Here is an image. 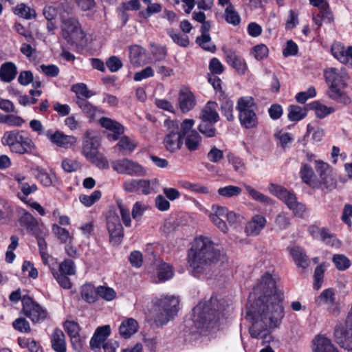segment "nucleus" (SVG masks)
<instances>
[{
  "instance_id": "f257e3e1",
  "label": "nucleus",
  "mask_w": 352,
  "mask_h": 352,
  "mask_svg": "<svg viewBox=\"0 0 352 352\" xmlns=\"http://www.w3.org/2000/svg\"><path fill=\"white\" fill-rule=\"evenodd\" d=\"M283 292L269 273H265L260 283L250 294L247 319L251 322L250 336L261 339L262 344L272 340V330L278 328L285 316Z\"/></svg>"
},
{
  "instance_id": "f03ea898",
  "label": "nucleus",
  "mask_w": 352,
  "mask_h": 352,
  "mask_svg": "<svg viewBox=\"0 0 352 352\" xmlns=\"http://www.w3.org/2000/svg\"><path fill=\"white\" fill-rule=\"evenodd\" d=\"M188 262L195 273L201 274L214 265L227 263L228 257L209 238L199 236L195 239L188 250Z\"/></svg>"
},
{
  "instance_id": "7ed1b4c3",
  "label": "nucleus",
  "mask_w": 352,
  "mask_h": 352,
  "mask_svg": "<svg viewBox=\"0 0 352 352\" xmlns=\"http://www.w3.org/2000/svg\"><path fill=\"white\" fill-rule=\"evenodd\" d=\"M217 299L211 298L208 301L200 302L193 309V322L199 333L207 335L219 329V314L215 307Z\"/></svg>"
},
{
  "instance_id": "20e7f679",
  "label": "nucleus",
  "mask_w": 352,
  "mask_h": 352,
  "mask_svg": "<svg viewBox=\"0 0 352 352\" xmlns=\"http://www.w3.org/2000/svg\"><path fill=\"white\" fill-rule=\"evenodd\" d=\"M326 82L329 85L328 96L337 102L348 104L351 102L350 98L344 91L347 86L349 76L344 67H329L324 72Z\"/></svg>"
},
{
  "instance_id": "39448f33",
  "label": "nucleus",
  "mask_w": 352,
  "mask_h": 352,
  "mask_svg": "<svg viewBox=\"0 0 352 352\" xmlns=\"http://www.w3.org/2000/svg\"><path fill=\"white\" fill-rule=\"evenodd\" d=\"M1 143L8 146L12 152L20 155L30 153L35 147L32 139L23 131L16 129L6 131Z\"/></svg>"
},
{
  "instance_id": "423d86ee",
  "label": "nucleus",
  "mask_w": 352,
  "mask_h": 352,
  "mask_svg": "<svg viewBox=\"0 0 352 352\" xmlns=\"http://www.w3.org/2000/svg\"><path fill=\"white\" fill-rule=\"evenodd\" d=\"M87 131L82 141L81 153L91 163L100 169L109 168V162L104 155L99 152L100 143L96 137L91 136Z\"/></svg>"
},
{
  "instance_id": "0eeeda50",
  "label": "nucleus",
  "mask_w": 352,
  "mask_h": 352,
  "mask_svg": "<svg viewBox=\"0 0 352 352\" xmlns=\"http://www.w3.org/2000/svg\"><path fill=\"white\" fill-rule=\"evenodd\" d=\"M165 135L163 139L164 148L170 152L175 153L179 150L184 144L181 123L177 120L166 119L164 121Z\"/></svg>"
},
{
  "instance_id": "6e6552de",
  "label": "nucleus",
  "mask_w": 352,
  "mask_h": 352,
  "mask_svg": "<svg viewBox=\"0 0 352 352\" xmlns=\"http://www.w3.org/2000/svg\"><path fill=\"white\" fill-rule=\"evenodd\" d=\"M239 119L241 126L247 129L256 127L258 118L256 114V106L251 96L241 97L237 102Z\"/></svg>"
},
{
  "instance_id": "1a4fd4ad",
  "label": "nucleus",
  "mask_w": 352,
  "mask_h": 352,
  "mask_svg": "<svg viewBox=\"0 0 352 352\" xmlns=\"http://www.w3.org/2000/svg\"><path fill=\"white\" fill-rule=\"evenodd\" d=\"M61 34L63 38L71 45L82 44L85 38L78 20L74 16H63L61 18Z\"/></svg>"
},
{
  "instance_id": "9d476101",
  "label": "nucleus",
  "mask_w": 352,
  "mask_h": 352,
  "mask_svg": "<svg viewBox=\"0 0 352 352\" xmlns=\"http://www.w3.org/2000/svg\"><path fill=\"white\" fill-rule=\"evenodd\" d=\"M23 304L22 311L25 316L29 318L33 322H42L47 316V310L36 302L28 296H23L21 298Z\"/></svg>"
},
{
  "instance_id": "9b49d317",
  "label": "nucleus",
  "mask_w": 352,
  "mask_h": 352,
  "mask_svg": "<svg viewBox=\"0 0 352 352\" xmlns=\"http://www.w3.org/2000/svg\"><path fill=\"white\" fill-rule=\"evenodd\" d=\"M195 120L193 119H185L181 123L183 140H185L186 148L190 151H194L199 148L201 142V138L198 132L193 129Z\"/></svg>"
},
{
  "instance_id": "f8f14e48",
  "label": "nucleus",
  "mask_w": 352,
  "mask_h": 352,
  "mask_svg": "<svg viewBox=\"0 0 352 352\" xmlns=\"http://www.w3.org/2000/svg\"><path fill=\"white\" fill-rule=\"evenodd\" d=\"M107 227L109 234V241L113 245H118L124 236L123 228L120 217L113 211H109L107 217Z\"/></svg>"
},
{
  "instance_id": "ddd939ff",
  "label": "nucleus",
  "mask_w": 352,
  "mask_h": 352,
  "mask_svg": "<svg viewBox=\"0 0 352 352\" xmlns=\"http://www.w3.org/2000/svg\"><path fill=\"white\" fill-rule=\"evenodd\" d=\"M112 168L120 174H126L133 176H144L146 170L140 164L126 158L120 159L112 162Z\"/></svg>"
},
{
  "instance_id": "4468645a",
  "label": "nucleus",
  "mask_w": 352,
  "mask_h": 352,
  "mask_svg": "<svg viewBox=\"0 0 352 352\" xmlns=\"http://www.w3.org/2000/svg\"><path fill=\"white\" fill-rule=\"evenodd\" d=\"M334 337L337 343L343 349L352 350V322L338 324L334 330Z\"/></svg>"
},
{
  "instance_id": "2eb2a0df",
  "label": "nucleus",
  "mask_w": 352,
  "mask_h": 352,
  "mask_svg": "<svg viewBox=\"0 0 352 352\" xmlns=\"http://www.w3.org/2000/svg\"><path fill=\"white\" fill-rule=\"evenodd\" d=\"M45 136L52 144L64 148H68L76 143V138L74 136L66 135L60 131L53 132L48 130L45 133Z\"/></svg>"
},
{
  "instance_id": "dca6fc26",
  "label": "nucleus",
  "mask_w": 352,
  "mask_h": 352,
  "mask_svg": "<svg viewBox=\"0 0 352 352\" xmlns=\"http://www.w3.org/2000/svg\"><path fill=\"white\" fill-rule=\"evenodd\" d=\"M227 63L234 68L239 75H244L248 70V65L244 58L237 55L231 49H223Z\"/></svg>"
},
{
  "instance_id": "f3484780",
  "label": "nucleus",
  "mask_w": 352,
  "mask_h": 352,
  "mask_svg": "<svg viewBox=\"0 0 352 352\" xmlns=\"http://www.w3.org/2000/svg\"><path fill=\"white\" fill-rule=\"evenodd\" d=\"M21 226L25 227L34 236L44 234V226L40 225L37 220L29 212H25L19 219Z\"/></svg>"
},
{
  "instance_id": "a211bd4d",
  "label": "nucleus",
  "mask_w": 352,
  "mask_h": 352,
  "mask_svg": "<svg viewBox=\"0 0 352 352\" xmlns=\"http://www.w3.org/2000/svg\"><path fill=\"white\" fill-rule=\"evenodd\" d=\"M99 122L102 127L109 131L107 138L110 140H118L124 132V127L120 123L109 118L102 117L100 118Z\"/></svg>"
},
{
  "instance_id": "6ab92c4d",
  "label": "nucleus",
  "mask_w": 352,
  "mask_h": 352,
  "mask_svg": "<svg viewBox=\"0 0 352 352\" xmlns=\"http://www.w3.org/2000/svg\"><path fill=\"white\" fill-rule=\"evenodd\" d=\"M177 104L181 111L186 113L196 105L195 96L188 88L181 89L178 95Z\"/></svg>"
},
{
  "instance_id": "aec40b11",
  "label": "nucleus",
  "mask_w": 352,
  "mask_h": 352,
  "mask_svg": "<svg viewBox=\"0 0 352 352\" xmlns=\"http://www.w3.org/2000/svg\"><path fill=\"white\" fill-rule=\"evenodd\" d=\"M63 328L70 337L72 344L76 350L82 349V340L80 336V327L78 322L74 320H66Z\"/></svg>"
},
{
  "instance_id": "412c9836",
  "label": "nucleus",
  "mask_w": 352,
  "mask_h": 352,
  "mask_svg": "<svg viewBox=\"0 0 352 352\" xmlns=\"http://www.w3.org/2000/svg\"><path fill=\"white\" fill-rule=\"evenodd\" d=\"M269 190L283 201L287 208H291L292 204L298 201L296 195L286 188L276 184H271Z\"/></svg>"
},
{
  "instance_id": "4be33fe9",
  "label": "nucleus",
  "mask_w": 352,
  "mask_h": 352,
  "mask_svg": "<svg viewBox=\"0 0 352 352\" xmlns=\"http://www.w3.org/2000/svg\"><path fill=\"white\" fill-rule=\"evenodd\" d=\"M201 36L196 38V42L204 50L214 52L216 50L215 45L211 42V38L209 35V30L210 28V23L206 21L201 23Z\"/></svg>"
},
{
  "instance_id": "5701e85b",
  "label": "nucleus",
  "mask_w": 352,
  "mask_h": 352,
  "mask_svg": "<svg viewBox=\"0 0 352 352\" xmlns=\"http://www.w3.org/2000/svg\"><path fill=\"white\" fill-rule=\"evenodd\" d=\"M212 212L210 214V219L222 232H226L228 228L223 219L226 217L227 208L215 205L212 206Z\"/></svg>"
},
{
  "instance_id": "b1692460",
  "label": "nucleus",
  "mask_w": 352,
  "mask_h": 352,
  "mask_svg": "<svg viewBox=\"0 0 352 352\" xmlns=\"http://www.w3.org/2000/svg\"><path fill=\"white\" fill-rule=\"evenodd\" d=\"M118 142L114 146L113 149L120 155H125L131 154L137 147V142L128 136L120 137Z\"/></svg>"
},
{
  "instance_id": "393cba45",
  "label": "nucleus",
  "mask_w": 352,
  "mask_h": 352,
  "mask_svg": "<svg viewBox=\"0 0 352 352\" xmlns=\"http://www.w3.org/2000/svg\"><path fill=\"white\" fill-rule=\"evenodd\" d=\"M129 58L131 63L136 67L145 64L146 50L139 45H133L129 47Z\"/></svg>"
},
{
  "instance_id": "a878e982",
  "label": "nucleus",
  "mask_w": 352,
  "mask_h": 352,
  "mask_svg": "<svg viewBox=\"0 0 352 352\" xmlns=\"http://www.w3.org/2000/svg\"><path fill=\"white\" fill-rule=\"evenodd\" d=\"M265 223L266 219L263 216L260 214L254 215L246 224L245 232L248 235H258L264 228Z\"/></svg>"
},
{
  "instance_id": "bb28decb",
  "label": "nucleus",
  "mask_w": 352,
  "mask_h": 352,
  "mask_svg": "<svg viewBox=\"0 0 352 352\" xmlns=\"http://www.w3.org/2000/svg\"><path fill=\"white\" fill-rule=\"evenodd\" d=\"M179 298L174 296H164L158 299L155 302V307H160V310L169 311L174 309V314L177 313L179 307Z\"/></svg>"
},
{
  "instance_id": "cd10ccee",
  "label": "nucleus",
  "mask_w": 352,
  "mask_h": 352,
  "mask_svg": "<svg viewBox=\"0 0 352 352\" xmlns=\"http://www.w3.org/2000/svg\"><path fill=\"white\" fill-rule=\"evenodd\" d=\"M217 104L214 102H208L203 107L200 113V119L201 120H208L212 122H218L219 116L217 111Z\"/></svg>"
},
{
  "instance_id": "c85d7f7f",
  "label": "nucleus",
  "mask_w": 352,
  "mask_h": 352,
  "mask_svg": "<svg viewBox=\"0 0 352 352\" xmlns=\"http://www.w3.org/2000/svg\"><path fill=\"white\" fill-rule=\"evenodd\" d=\"M52 347L56 352L66 351L65 336L60 329H55L51 336Z\"/></svg>"
},
{
  "instance_id": "c756f323",
  "label": "nucleus",
  "mask_w": 352,
  "mask_h": 352,
  "mask_svg": "<svg viewBox=\"0 0 352 352\" xmlns=\"http://www.w3.org/2000/svg\"><path fill=\"white\" fill-rule=\"evenodd\" d=\"M138 329V322L135 319L130 318L122 321L119 327V332L120 336L123 338H129L135 333Z\"/></svg>"
},
{
  "instance_id": "7c9ffc66",
  "label": "nucleus",
  "mask_w": 352,
  "mask_h": 352,
  "mask_svg": "<svg viewBox=\"0 0 352 352\" xmlns=\"http://www.w3.org/2000/svg\"><path fill=\"white\" fill-rule=\"evenodd\" d=\"M17 74L16 65L12 62H7L0 67V79L4 82H10Z\"/></svg>"
},
{
  "instance_id": "2f4dec72",
  "label": "nucleus",
  "mask_w": 352,
  "mask_h": 352,
  "mask_svg": "<svg viewBox=\"0 0 352 352\" xmlns=\"http://www.w3.org/2000/svg\"><path fill=\"white\" fill-rule=\"evenodd\" d=\"M76 103L90 120H94L98 114L102 113L100 109L84 98L76 100Z\"/></svg>"
},
{
  "instance_id": "473e14b6",
  "label": "nucleus",
  "mask_w": 352,
  "mask_h": 352,
  "mask_svg": "<svg viewBox=\"0 0 352 352\" xmlns=\"http://www.w3.org/2000/svg\"><path fill=\"white\" fill-rule=\"evenodd\" d=\"M314 352H338L331 340L323 336H317L314 340Z\"/></svg>"
},
{
  "instance_id": "72a5a7b5",
  "label": "nucleus",
  "mask_w": 352,
  "mask_h": 352,
  "mask_svg": "<svg viewBox=\"0 0 352 352\" xmlns=\"http://www.w3.org/2000/svg\"><path fill=\"white\" fill-rule=\"evenodd\" d=\"M290 254L298 266L303 269L308 267V256L306 255L303 249L300 247H294L291 249Z\"/></svg>"
},
{
  "instance_id": "f704fd0d",
  "label": "nucleus",
  "mask_w": 352,
  "mask_h": 352,
  "mask_svg": "<svg viewBox=\"0 0 352 352\" xmlns=\"http://www.w3.org/2000/svg\"><path fill=\"white\" fill-rule=\"evenodd\" d=\"M160 186V182L157 179L152 180L139 179L138 192L143 195H148L153 191H155Z\"/></svg>"
},
{
  "instance_id": "c9c22d12",
  "label": "nucleus",
  "mask_w": 352,
  "mask_h": 352,
  "mask_svg": "<svg viewBox=\"0 0 352 352\" xmlns=\"http://www.w3.org/2000/svg\"><path fill=\"white\" fill-rule=\"evenodd\" d=\"M244 188L252 199L265 205L272 204V200L269 197L265 196L252 186L245 184Z\"/></svg>"
},
{
  "instance_id": "e433bc0d",
  "label": "nucleus",
  "mask_w": 352,
  "mask_h": 352,
  "mask_svg": "<svg viewBox=\"0 0 352 352\" xmlns=\"http://www.w3.org/2000/svg\"><path fill=\"white\" fill-rule=\"evenodd\" d=\"M36 178L45 186L54 185L56 182V177L53 172L47 173L43 168H37Z\"/></svg>"
},
{
  "instance_id": "4c0bfd02",
  "label": "nucleus",
  "mask_w": 352,
  "mask_h": 352,
  "mask_svg": "<svg viewBox=\"0 0 352 352\" xmlns=\"http://www.w3.org/2000/svg\"><path fill=\"white\" fill-rule=\"evenodd\" d=\"M174 309L169 310V311L160 310V307H155V316L154 318L155 322L157 325L162 326L166 324L170 319H172L176 314H174Z\"/></svg>"
},
{
  "instance_id": "58836bf2",
  "label": "nucleus",
  "mask_w": 352,
  "mask_h": 352,
  "mask_svg": "<svg viewBox=\"0 0 352 352\" xmlns=\"http://www.w3.org/2000/svg\"><path fill=\"white\" fill-rule=\"evenodd\" d=\"M81 296L87 302H94L98 298L97 288L91 284H85L82 287Z\"/></svg>"
},
{
  "instance_id": "ea45409f",
  "label": "nucleus",
  "mask_w": 352,
  "mask_h": 352,
  "mask_svg": "<svg viewBox=\"0 0 352 352\" xmlns=\"http://www.w3.org/2000/svg\"><path fill=\"white\" fill-rule=\"evenodd\" d=\"M217 122H212L208 120H201L198 126V129L201 133L207 138H213L216 135L217 130L214 127V124Z\"/></svg>"
},
{
  "instance_id": "a19ab883",
  "label": "nucleus",
  "mask_w": 352,
  "mask_h": 352,
  "mask_svg": "<svg viewBox=\"0 0 352 352\" xmlns=\"http://www.w3.org/2000/svg\"><path fill=\"white\" fill-rule=\"evenodd\" d=\"M13 11L15 14L26 19H30L36 16L35 10L26 6L25 3L16 5L13 8Z\"/></svg>"
},
{
  "instance_id": "79ce46f5",
  "label": "nucleus",
  "mask_w": 352,
  "mask_h": 352,
  "mask_svg": "<svg viewBox=\"0 0 352 352\" xmlns=\"http://www.w3.org/2000/svg\"><path fill=\"white\" fill-rule=\"evenodd\" d=\"M224 18L226 22L233 25L240 23L241 17L232 4L228 5L225 10Z\"/></svg>"
},
{
  "instance_id": "37998d69",
  "label": "nucleus",
  "mask_w": 352,
  "mask_h": 352,
  "mask_svg": "<svg viewBox=\"0 0 352 352\" xmlns=\"http://www.w3.org/2000/svg\"><path fill=\"white\" fill-rule=\"evenodd\" d=\"M306 115V109L301 107L290 105L288 107V118L291 121H299L303 119Z\"/></svg>"
},
{
  "instance_id": "c03bdc74",
  "label": "nucleus",
  "mask_w": 352,
  "mask_h": 352,
  "mask_svg": "<svg viewBox=\"0 0 352 352\" xmlns=\"http://www.w3.org/2000/svg\"><path fill=\"white\" fill-rule=\"evenodd\" d=\"M311 108L314 110L316 116L320 119L325 118L336 111L333 107H327L318 102H314Z\"/></svg>"
},
{
  "instance_id": "a18cd8bd",
  "label": "nucleus",
  "mask_w": 352,
  "mask_h": 352,
  "mask_svg": "<svg viewBox=\"0 0 352 352\" xmlns=\"http://www.w3.org/2000/svg\"><path fill=\"white\" fill-rule=\"evenodd\" d=\"M157 271L160 281L167 280L171 278L173 276L171 266L166 263H160L157 265Z\"/></svg>"
},
{
  "instance_id": "49530a36",
  "label": "nucleus",
  "mask_w": 352,
  "mask_h": 352,
  "mask_svg": "<svg viewBox=\"0 0 352 352\" xmlns=\"http://www.w3.org/2000/svg\"><path fill=\"white\" fill-rule=\"evenodd\" d=\"M242 192V189L236 186L228 185L219 188L217 190L218 194L226 198H231L239 196Z\"/></svg>"
},
{
  "instance_id": "de8ad7c7",
  "label": "nucleus",
  "mask_w": 352,
  "mask_h": 352,
  "mask_svg": "<svg viewBox=\"0 0 352 352\" xmlns=\"http://www.w3.org/2000/svg\"><path fill=\"white\" fill-rule=\"evenodd\" d=\"M71 90L76 94V100L79 98H89L94 95L85 83L74 84L72 86Z\"/></svg>"
},
{
  "instance_id": "09e8293b",
  "label": "nucleus",
  "mask_w": 352,
  "mask_h": 352,
  "mask_svg": "<svg viewBox=\"0 0 352 352\" xmlns=\"http://www.w3.org/2000/svg\"><path fill=\"white\" fill-rule=\"evenodd\" d=\"M52 231L61 243H66L70 242L72 237L69 232L65 228L60 227L58 225H53Z\"/></svg>"
},
{
  "instance_id": "8fccbe9b",
  "label": "nucleus",
  "mask_w": 352,
  "mask_h": 352,
  "mask_svg": "<svg viewBox=\"0 0 352 352\" xmlns=\"http://www.w3.org/2000/svg\"><path fill=\"white\" fill-rule=\"evenodd\" d=\"M19 188L21 190L23 195L20 193L18 194V197L23 201L24 203H28L26 199V197L30 195L31 193L35 192L37 190V186L36 184H32L30 185L28 183H21L20 186H19Z\"/></svg>"
},
{
  "instance_id": "3c124183",
  "label": "nucleus",
  "mask_w": 352,
  "mask_h": 352,
  "mask_svg": "<svg viewBox=\"0 0 352 352\" xmlns=\"http://www.w3.org/2000/svg\"><path fill=\"white\" fill-rule=\"evenodd\" d=\"M59 273L65 275L72 276L76 274V267L74 263L71 259H66L59 264Z\"/></svg>"
},
{
  "instance_id": "603ef678",
  "label": "nucleus",
  "mask_w": 352,
  "mask_h": 352,
  "mask_svg": "<svg viewBox=\"0 0 352 352\" xmlns=\"http://www.w3.org/2000/svg\"><path fill=\"white\" fill-rule=\"evenodd\" d=\"M333 261L336 268L341 271L348 269L351 265L350 260L343 254L334 255Z\"/></svg>"
},
{
  "instance_id": "864d4df0",
  "label": "nucleus",
  "mask_w": 352,
  "mask_h": 352,
  "mask_svg": "<svg viewBox=\"0 0 352 352\" xmlns=\"http://www.w3.org/2000/svg\"><path fill=\"white\" fill-rule=\"evenodd\" d=\"M227 157L229 163L232 165L235 171L242 173L245 170V165L241 158L232 153L228 154Z\"/></svg>"
},
{
  "instance_id": "5fc2aeb1",
  "label": "nucleus",
  "mask_w": 352,
  "mask_h": 352,
  "mask_svg": "<svg viewBox=\"0 0 352 352\" xmlns=\"http://www.w3.org/2000/svg\"><path fill=\"white\" fill-rule=\"evenodd\" d=\"M168 34L173 42L182 47H186L189 43L188 36L186 34L175 32L173 30H168Z\"/></svg>"
},
{
  "instance_id": "6e6d98bb",
  "label": "nucleus",
  "mask_w": 352,
  "mask_h": 352,
  "mask_svg": "<svg viewBox=\"0 0 352 352\" xmlns=\"http://www.w3.org/2000/svg\"><path fill=\"white\" fill-rule=\"evenodd\" d=\"M345 50L346 47L341 43H335L332 45L331 54L340 62L346 60Z\"/></svg>"
},
{
  "instance_id": "4d7b16f0",
  "label": "nucleus",
  "mask_w": 352,
  "mask_h": 352,
  "mask_svg": "<svg viewBox=\"0 0 352 352\" xmlns=\"http://www.w3.org/2000/svg\"><path fill=\"white\" fill-rule=\"evenodd\" d=\"M101 197V192L100 190L94 191L90 195H80L79 199L80 202L85 206H91Z\"/></svg>"
},
{
  "instance_id": "13d9d810",
  "label": "nucleus",
  "mask_w": 352,
  "mask_h": 352,
  "mask_svg": "<svg viewBox=\"0 0 352 352\" xmlns=\"http://www.w3.org/2000/svg\"><path fill=\"white\" fill-rule=\"evenodd\" d=\"M98 296L106 300H112L116 298V293L113 289L108 287L99 286L97 287Z\"/></svg>"
},
{
  "instance_id": "bf43d9fd",
  "label": "nucleus",
  "mask_w": 352,
  "mask_h": 352,
  "mask_svg": "<svg viewBox=\"0 0 352 352\" xmlns=\"http://www.w3.org/2000/svg\"><path fill=\"white\" fill-rule=\"evenodd\" d=\"M54 278L56 280L58 283L64 289H69L72 287V283L70 279L67 277L68 275L59 273L56 270L52 271Z\"/></svg>"
},
{
  "instance_id": "052dcab7",
  "label": "nucleus",
  "mask_w": 352,
  "mask_h": 352,
  "mask_svg": "<svg viewBox=\"0 0 352 352\" xmlns=\"http://www.w3.org/2000/svg\"><path fill=\"white\" fill-rule=\"evenodd\" d=\"M12 326L16 331L22 333H30L31 328L29 322L24 318H19L12 322Z\"/></svg>"
},
{
  "instance_id": "680f3d73",
  "label": "nucleus",
  "mask_w": 352,
  "mask_h": 352,
  "mask_svg": "<svg viewBox=\"0 0 352 352\" xmlns=\"http://www.w3.org/2000/svg\"><path fill=\"white\" fill-rule=\"evenodd\" d=\"M334 301V292L331 289L324 290L317 299V302L318 305L325 303L333 304Z\"/></svg>"
},
{
  "instance_id": "e2e57ef3",
  "label": "nucleus",
  "mask_w": 352,
  "mask_h": 352,
  "mask_svg": "<svg viewBox=\"0 0 352 352\" xmlns=\"http://www.w3.org/2000/svg\"><path fill=\"white\" fill-rule=\"evenodd\" d=\"M62 167L65 171L71 173L79 170L81 168V164L77 160L67 158L63 160Z\"/></svg>"
},
{
  "instance_id": "0e129e2a",
  "label": "nucleus",
  "mask_w": 352,
  "mask_h": 352,
  "mask_svg": "<svg viewBox=\"0 0 352 352\" xmlns=\"http://www.w3.org/2000/svg\"><path fill=\"white\" fill-rule=\"evenodd\" d=\"M162 10V6L157 3H151L148 5L146 10H142L140 12V16L146 19L153 14L158 13Z\"/></svg>"
},
{
  "instance_id": "69168bd1",
  "label": "nucleus",
  "mask_w": 352,
  "mask_h": 352,
  "mask_svg": "<svg viewBox=\"0 0 352 352\" xmlns=\"http://www.w3.org/2000/svg\"><path fill=\"white\" fill-rule=\"evenodd\" d=\"M314 175V173L312 168L307 164H304L300 169V177L302 181L309 185H311Z\"/></svg>"
},
{
  "instance_id": "338daca9",
  "label": "nucleus",
  "mask_w": 352,
  "mask_h": 352,
  "mask_svg": "<svg viewBox=\"0 0 352 352\" xmlns=\"http://www.w3.org/2000/svg\"><path fill=\"white\" fill-rule=\"evenodd\" d=\"M316 95V89L314 87H310L307 91L298 93L296 99L300 103H305L308 99L315 97Z\"/></svg>"
},
{
  "instance_id": "774afa93",
  "label": "nucleus",
  "mask_w": 352,
  "mask_h": 352,
  "mask_svg": "<svg viewBox=\"0 0 352 352\" xmlns=\"http://www.w3.org/2000/svg\"><path fill=\"white\" fill-rule=\"evenodd\" d=\"M106 65L111 72H116L122 67V60L116 56H110L107 59Z\"/></svg>"
}]
</instances>
